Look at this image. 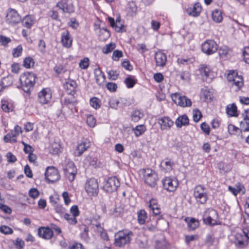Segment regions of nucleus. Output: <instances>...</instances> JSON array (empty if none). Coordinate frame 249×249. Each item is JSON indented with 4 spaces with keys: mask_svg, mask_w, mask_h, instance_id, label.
Returning <instances> with one entry per match:
<instances>
[{
    "mask_svg": "<svg viewBox=\"0 0 249 249\" xmlns=\"http://www.w3.org/2000/svg\"><path fill=\"white\" fill-rule=\"evenodd\" d=\"M200 128L202 131L206 135H209L210 132V128L207 123L205 122L202 123L200 125Z\"/></svg>",
    "mask_w": 249,
    "mask_h": 249,
    "instance_id": "nucleus-61",
    "label": "nucleus"
},
{
    "mask_svg": "<svg viewBox=\"0 0 249 249\" xmlns=\"http://www.w3.org/2000/svg\"><path fill=\"white\" fill-rule=\"evenodd\" d=\"M64 217L70 224L75 225L77 222L76 217L72 214L65 213Z\"/></svg>",
    "mask_w": 249,
    "mask_h": 249,
    "instance_id": "nucleus-44",
    "label": "nucleus"
},
{
    "mask_svg": "<svg viewBox=\"0 0 249 249\" xmlns=\"http://www.w3.org/2000/svg\"><path fill=\"white\" fill-rule=\"evenodd\" d=\"M176 124L178 127L180 128L183 125H187L189 123L188 117L186 115L179 116L176 121Z\"/></svg>",
    "mask_w": 249,
    "mask_h": 249,
    "instance_id": "nucleus-28",
    "label": "nucleus"
},
{
    "mask_svg": "<svg viewBox=\"0 0 249 249\" xmlns=\"http://www.w3.org/2000/svg\"><path fill=\"white\" fill-rule=\"evenodd\" d=\"M229 48L226 46L221 47L218 51V53L220 57L221 58H224L226 57L229 53Z\"/></svg>",
    "mask_w": 249,
    "mask_h": 249,
    "instance_id": "nucleus-42",
    "label": "nucleus"
},
{
    "mask_svg": "<svg viewBox=\"0 0 249 249\" xmlns=\"http://www.w3.org/2000/svg\"><path fill=\"white\" fill-rule=\"evenodd\" d=\"M14 245L18 249H23L25 243L24 241L19 238H17L14 242Z\"/></svg>",
    "mask_w": 249,
    "mask_h": 249,
    "instance_id": "nucleus-55",
    "label": "nucleus"
},
{
    "mask_svg": "<svg viewBox=\"0 0 249 249\" xmlns=\"http://www.w3.org/2000/svg\"><path fill=\"white\" fill-rule=\"evenodd\" d=\"M171 96L173 100L181 107H190L192 105L190 99L185 96H181L179 93H175L173 94Z\"/></svg>",
    "mask_w": 249,
    "mask_h": 249,
    "instance_id": "nucleus-13",
    "label": "nucleus"
},
{
    "mask_svg": "<svg viewBox=\"0 0 249 249\" xmlns=\"http://www.w3.org/2000/svg\"><path fill=\"white\" fill-rule=\"evenodd\" d=\"M231 85L232 87H236V89H240L243 86V77L239 75L235 76Z\"/></svg>",
    "mask_w": 249,
    "mask_h": 249,
    "instance_id": "nucleus-31",
    "label": "nucleus"
},
{
    "mask_svg": "<svg viewBox=\"0 0 249 249\" xmlns=\"http://www.w3.org/2000/svg\"><path fill=\"white\" fill-rule=\"evenodd\" d=\"M137 83V80L132 76L126 77L124 80V83L128 88H132Z\"/></svg>",
    "mask_w": 249,
    "mask_h": 249,
    "instance_id": "nucleus-40",
    "label": "nucleus"
},
{
    "mask_svg": "<svg viewBox=\"0 0 249 249\" xmlns=\"http://www.w3.org/2000/svg\"><path fill=\"white\" fill-rule=\"evenodd\" d=\"M36 75L32 72H26L22 74L20 77L21 87L26 93H30L36 82Z\"/></svg>",
    "mask_w": 249,
    "mask_h": 249,
    "instance_id": "nucleus-1",
    "label": "nucleus"
},
{
    "mask_svg": "<svg viewBox=\"0 0 249 249\" xmlns=\"http://www.w3.org/2000/svg\"><path fill=\"white\" fill-rule=\"evenodd\" d=\"M194 196L197 202L205 204L208 199L206 188L202 185H198L194 188Z\"/></svg>",
    "mask_w": 249,
    "mask_h": 249,
    "instance_id": "nucleus-4",
    "label": "nucleus"
},
{
    "mask_svg": "<svg viewBox=\"0 0 249 249\" xmlns=\"http://www.w3.org/2000/svg\"><path fill=\"white\" fill-rule=\"evenodd\" d=\"M35 61L31 57H26L23 61V65L27 69L31 68L34 65Z\"/></svg>",
    "mask_w": 249,
    "mask_h": 249,
    "instance_id": "nucleus-41",
    "label": "nucleus"
},
{
    "mask_svg": "<svg viewBox=\"0 0 249 249\" xmlns=\"http://www.w3.org/2000/svg\"><path fill=\"white\" fill-rule=\"evenodd\" d=\"M143 116V114L139 110H135L131 114L132 120L135 122H137Z\"/></svg>",
    "mask_w": 249,
    "mask_h": 249,
    "instance_id": "nucleus-37",
    "label": "nucleus"
},
{
    "mask_svg": "<svg viewBox=\"0 0 249 249\" xmlns=\"http://www.w3.org/2000/svg\"><path fill=\"white\" fill-rule=\"evenodd\" d=\"M60 148V145L57 143H53L52 144L51 148L50 149L51 153L53 155L58 154Z\"/></svg>",
    "mask_w": 249,
    "mask_h": 249,
    "instance_id": "nucleus-56",
    "label": "nucleus"
},
{
    "mask_svg": "<svg viewBox=\"0 0 249 249\" xmlns=\"http://www.w3.org/2000/svg\"><path fill=\"white\" fill-rule=\"evenodd\" d=\"M119 179L115 177L109 178L103 186V189L108 193H112L117 190L120 186Z\"/></svg>",
    "mask_w": 249,
    "mask_h": 249,
    "instance_id": "nucleus-6",
    "label": "nucleus"
},
{
    "mask_svg": "<svg viewBox=\"0 0 249 249\" xmlns=\"http://www.w3.org/2000/svg\"><path fill=\"white\" fill-rule=\"evenodd\" d=\"M194 59L191 58L186 57L184 58H178L177 62L178 64L182 65L183 66L188 65L193 62Z\"/></svg>",
    "mask_w": 249,
    "mask_h": 249,
    "instance_id": "nucleus-38",
    "label": "nucleus"
},
{
    "mask_svg": "<svg viewBox=\"0 0 249 249\" xmlns=\"http://www.w3.org/2000/svg\"><path fill=\"white\" fill-rule=\"evenodd\" d=\"M63 86L68 94L73 95L75 94L76 86L75 81L69 79L64 84Z\"/></svg>",
    "mask_w": 249,
    "mask_h": 249,
    "instance_id": "nucleus-20",
    "label": "nucleus"
},
{
    "mask_svg": "<svg viewBox=\"0 0 249 249\" xmlns=\"http://www.w3.org/2000/svg\"><path fill=\"white\" fill-rule=\"evenodd\" d=\"M38 235L44 239L49 240L53 237V232L52 229L48 227H41L38 229Z\"/></svg>",
    "mask_w": 249,
    "mask_h": 249,
    "instance_id": "nucleus-16",
    "label": "nucleus"
},
{
    "mask_svg": "<svg viewBox=\"0 0 249 249\" xmlns=\"http://www.w3.org/2000/svg\"><path fill=\"white\" fill-rule=\"evenodd\" d=\"M108 77L111 80H115L118 78L119 73L115 70H111L107 72Z\"/></svg>",
    "mask_w": 249,
    "mask_h": 249,
    "instance_id": "nucleus-51",
    "label": "nucleus"
},
{
    "mask_svg": "<svg viewBox=\"0 0 249 249\" xmlns=\"http://www.w3.org/2000/svg\"><path fill=\"white\" fill-rule=\"evenodd\" d=\"M174 162L169 158H165L160 163V167L166 172H169L173 169Z\"/></svg>",
    "mask_w": 249,
    "mask_h": 249,
    "instance_id": "nucleus-23",
    "label": "nucleus"
},
{
    "mask_svg": "<svg viewBox=\"0 0 249 249\" xmlns=\"http://www.w3.org/2000/svg\"><path fill=\"white\" fill-rule=\"evenodd\" d=\"M22 48L21 45H18L16 48L13 50V55L15 57H19L22 53Z\"/></svg>",
    "mask_w": 249,
    "mask_h": 249,
    "instance_id": "nucleus-60",
    "label": "nucleus"
},
{
    "mask_svg": "<svg viewBox=\"0 0 249 249\" xmlns=\"http://www.w3.org/2000/svg\"><path fill=\"white\" fill-rule=\"evenodd\" d=\"M138 222L141 225L143 224L145 222L147 217V213L145 210L142 209L137 213Z\"/></svg>",
    "mask_w": 249,
    "mask_h": 249,
    "instance_id": "nucleus-34",
    "label": "nucleus"
},
{
    "mask_svg": "<svg viewBox=\"0 0 249 249\" xmlns=\"http://www.w3.org/2000/svg\"><path fill=\"white\" fill-rule=\"evenodd\" d=\"M115 47V44L114 43L111 42L106 45V46L103 49V52L105 54H107L114 49Z\"/></svg>",
    "mask_w": 249,
    "mask_h": 249,
    "instance_id": "nucleus-47",
    "label": "nucleus"
},
{
    "mask_svg": "<svg viewBox=\"0 0 249 249\" xmlns=\"http://www.w3.org/2000/svg\"><path fill=\"white\" fill-rule=\"evenodd\" d=\"M106 88L109 91L114 92L116 90L117 85L116 84L113 82H108L106 84Z\"/></svg>",
    "mask_w": 249,
    "mask_h": 249,
    "instance_id": "nucleus-64",
    "label": "nucleus"
},
{
    "mask_svg": "<svg viewBox=\"0 0 249 249\" xmlns=\"http://www.w3.org/2000/svg\"><path fill=\"white\" fill-rule=\"evenodd\" d=\"M56 8V7L55 6L51 9L49 11H48L47 15L48 16L51 18L52 19L60 21V19L59 18V16L58 11L55 9Z\"/></svg>",
    "mask_w": 249,
    "mask_h": 249,
    "instance_id": "nucleus-33",
    "label": "nucleus"
},
{
    "mask_svg": "<svg viewBox=\"0 0 249 249\" xmlns=\"http://www.w3.org/2000/svg\"><path fill=\"white\" fill-rule=\"evenodd\" d=\"M155 59L156 66L162 67L165 66L166 63L167 57L164 53L158 52L155 53Z\"/></svg>",
    "mask_w": 249,
    "mask_h": 249,
    "instance_id": "nucleus-18",
    "label": "nucleus"
},
{
    "mask_svg": "<svg viewBox=\"0 0 249 249\" xmlns=\"http://www.w3.org/2000/svg\"><path fill=\"white\" fill-rule=\"evenodd\" d=\"M108 20L111 27L114 28L116 32L118 33L122 32L124 25L121 23V19L120 18H117L116 21H115L113 18L108 17Z\"/></svg>",
    "mask_w": 249,
    "mask_h": 249,
    "instance_id": "nucleus-22",
    "label": "nucleus"
},
{
    "mask_svg": "<svg viewBox=\"0 0 249 249\" xmlns=\"http://www.w3.org/2000/svg\"><path fill=\"white\" fill-rule=\"evenodd\" d=\"M240 132L249 131V119L243 118V121L240 123Z\"/></svg>",
    "mask_w": 249,
    "mask_h": 249,
    "instance_id": "nucleus-36",
    "label": "nucleus"
},
{
    "mask_svg": "<svg viewBox=\"0 0 249 249\" xmlns=\"http://www.w3.org/2000/svg\"><path fill=\"white\" fill-rule=\"evenodd\" d=\"M234 244L236 248L238 249H243L246 247L248 245L247 241H244L243 239V236L240 234H237L235 236V240Z\"/></svg>",
    "mask_w": 249,
    "mask_h": 249,
    "instance_id": "nucleus-26",
    "label": "nucleus"
},
{
    "mask_svg": "<svg viewBox=\"0 0 249 249\" xmlns=\"http://www.w3.org/2000/svg\"><path fill=\"white\" fill-rule=\"evenodd\" d=\"M162 183L164 188L169 192L175 191L178 186V182L176 179L169 178L163 179Z\"/></svg>",
    "mask_w": 249,
    "mask_h": 249,
    "instance_id": "nucleus-14",
    "label": "nucleus"
},
{
    "mask_svg": "<svg viewBox=\"0 0 249 249\" xmlns=\"http://www.w3.org/2000/svg\"><path fill=\"white\" fill-rule=\"evenodd\" d=\"M90 146L89 142L87 140H82L76 146L74 155L77 157L81 156Z\"/></svg>",
    "mask_w": 249,
    "mask_h": 249,
    "instance_id": "nucleus-15",
    "label": "nucleus"
},
{
    "mask_svg": "<svg viewBox=\"0 0 249 249\" xmlns=\"http://www.w3.org/2000/svg\"><path fill=\"white\" fill-rule=\"evenodd\" d=\"M21 20L22 25L28 29L30 28L34 24V19L30 15L25 16Z\"/></svg>",
    "mask_w": 249,
    "mask_h": 249,
    "instance_id": "nucleus-30",
    "label": "nucleus"
},
{
    "mask_svg": "<svg viewBox=\"0 0 249 249\" xmlns=\"http://www.w3.org/2000/svg\"><path fill=\"white\" fill-rule=\"evenodd\" d=\"M0 232L4 234H10L13 233V230L7 226L2 225L0 227Z\"/></svg>",
    "mask_w": 249,
    "mask_h": 249,
    "instance_id": "nucleus-48",
    "label": "nucleus"
},
{
    "mask_svg": "<svg viewBox=\"0 0 249 249\" xmlns=\"http://www.w3.org/2000/svg\"><path fill=\"white\" fill-rule=\"evenodd\" d=\"M96 120L92 115H89L87 118V123L90 127H94L96 124Z\"/></svg>",
    "mask_w": 249,
    "mask_h": 249,
    "instance_id": "nucleus-49",
    "label": "nucleus"
},
{
    "mask_svg": "<svg viewBox=\"0 0 249 249\" xmlns=\"http://www.w3.org/2000/svg\"><path fill=\"white\" fill-rule=\"evenodd\" d=\"M120 103L119 101L114 98L110 99L109 101V107L114 109H117L118 104Z\"/></svg>",
    "mask_w": 249,
    "mask_h": 249,
    "instance_id": "nucleus-63",
    "label": "nucleus"
},
{
    "mask_svg": "<svg viewBox=\"0 0 249 249\" xmlns=\"http://www.w3.org/2000/svg\"><path fill=\"white\" fill-rule=\"evenodd\" d=\"M199 71L203 80L207 82L211 80L212 78L210 77L211 71L209 67L206 65H201Z\"/></svg>",
    "mask_w": 249,
    "mask_h": 249,
    "instance_id": "nucleus-21",
    "label": "nucleus"
},
{
    "mask_svg": "<svg viewBox=\"0 0 249 249\" xmlns=\"http://www.w3.org/2000/svg\"><path fill=\"white\" fill-rule=\"evenodd\" d=\"M244 61L247 64H249V47H246L243 52Z\"/></svg>",
    "mask_w": 249,
    "mask_h": 249,
    "instance_id": "nucleus-57",
    "label": "nucleus"
},
{
    "mask_svg": "<svg viewBox=\"0 0 249 249\" xmlns=\"http://www.w3.org/2000/svg\"><path fill=\"white\" fill-rule=\"evenodd\" d=\"M52 98V92L49 88H45L38 93L37 101L42 105L47 104Z\"/></svg>",
    "mask_w": 249,
    "mask_h": 249,
    "instance_id": "nucleus-12",
    "label": "nucleus"
},
{
    "mask_svg": "<svg viewBox=\"0 0 249 249\" xmlns=\"http://www.w3.org/2000/svg\"><path fill=\"white\" fill-rule=\"evenodd\" d=\"M79 65L82 69H87L89 66V59L87 57H85L83 59L80 61Z\"/></svg>",
    "mask_w": 249,
    "mask_h": 249,
    "instance_id": "nucleus-54",
    "label": "nucleus"
},
{
    "mask_svg": "<svg viewBox=\"0 0 249 249\" xmlns=\"http://www.w3.org/2000/svg\"><path fill=\"white\" fill-rule=\"evenodd\" d=\"M214 240V235L212 234H208L206 237L205 244L209 247L212 246L213 245Z\"/></svg>",
    "mask_w": 249,
    "mask_h": 249,
    "instance_id": "nucleus-50",
    "label": "nucleus"
},
{
    "mask_svg": "<svg viewBox=\"0 0 249 249\" xmlns=\"http://www.w3.org/2000/svg\"><path fill=\"white\" fill-rule=\"evenodd\" d=\"M85 190L89 196H97L99 192L97 180L92 178L88 180L85 184Z\"/></svg>",
    "mask_w": 249,
    "mask_h": 249,
    "instance_id": "nucleus-7",
    "label": "nucleus"
},
{
    "mask_svg": "<svg viewBox=\"0 0 249 249\" xmlns=\"http://www.w3.org/2000/svg\"><path fill=\"white\" fill-rule=\"evenodd\" d=\"M90 105L95 109L99 108L101 105V101L97 97H92L90 100Z\"/></svg>",
    "mask_w": 249,
    "mask_h": 249,
    "instance_id": "nucleus-43",
    "label": "nucleus"
},
{
    "mask_svg": "<svg viewBox=\"0 0 249 249\" xmlns=\"http://www.w3.org/2000/svg\"><path fill=\"white\" fill-rule=\"evenodd\" d=\"M202 219L206 225L211 226L216 225L218 220V213L215 210L208 208L204 212Z\"/></svg>",
    "mask_w": 249,
    "mask_h": 249,
    "instance_id": "nucleus-3",
    "label": "nucleus"
},
{
    "mask_svg": "<svg viewBox=\"0 0 249 249\" xmlns=\"http://www.w3.org/2000/svg\"><path fill=\"white\" fill-rule=\"evenodd\" d=\"M143 177L145 182L151 187H154L158 180L157 174L151 169L143 170Z\"/></svg>",
    "mask_w": 249,
    "mask_h": 249,
    "instance_id": "nucleus-5",
    "label": "nucleus"
},
{
    "mask_svg": "<svg viewBox=\"0 0 249 249\" xmlns=\"http://www.w3.org/2000/svg\"><path fill=\"white\" fill-rule=\"evenodd\" d=\"M123 56V53L120 50H115L112 54V58L114 61H118L119 58Z\"/></svg>",
    "mask_w": 249,
    "mask_h": 249,
    "instance_id": "nucleus-58",
    "label": "nucleus"
},
{
    "mask_svg": "<svg viewBox=\"0 0 249 249\" xmlns=\"http://www.w3.org/2000/svg\"><path fill=\"white\" fill-rule=\"evenodd\" d=\"M99 228L98 229V232L100 233V236L101 238L106 241L109 240L108 236L107 233L104 231V229L99 226Z\"/></svg>",
    "mask_w": 249,
    "mask_h": 249,
    "instance_id": "nucleus-62",
    "label": "nucleus"
},
{
    "mask_svg": "<svg viewBox=\"0 0 249 249\" xmlns=\"http://www.w3.org/2000/svg\"><path fill=\"white\" fill-rule=\"evenodd\" d=\"M201 10L200 4L199 3H196L194 5L193 8L188 9L187 12L189 15L196 17L199 15Z\"/></svg>",
    "mask_w": 249,
    "mask_h": 249,
    "instance_id": "nucleus-25",
    "label": "nucleus"
},
{
    "mask_svg": "<svg viewBox=\"0 0 249 249\" xmlns=\"http://www.w3.org/2000/svg\"><path fill=\"white\" fill-rule=\"evenodd\" d=\"M96 81L99 85H102L106 80V76L104 72L100 69L95 70Z\"/></svg>",
    "mask_w": 249,
    "mask_h": 249,
    "instance_id": "nucleus-29",
    "label": "nucleus"
},
{
    "mask_svg": "<svg viewBox=\"0 0 249 249\" xmlns=\"http://www.w3.org/2000/svg\"><path fill=\"white\" fill-rule=\"evenodd\" d=\"M133 236V232L127 230L118 231L115 235L114 244L115 246L122 247L129 244Z\"/></svg>",
    "mask_w": 249,
    "mask_h": 249,
    "instance_id": "nucleus-2",
    "label": "nucleus"
},
{
    "mask_svg": "<svg viewBox=\"0 0 249 249\" xmlns=\"http://www.w3.org/2000/svg\"><path fill=\"white\" fill-rule=\"evenodd\" d=\"M145 129L143 125H138L135 129V134L137 137L140 136L145 132Z\"/></svg>",
    "mask_w": 249,
    "mask_h": 249,
    "instance_id": "nucleus-52",
    "label": "nucleus"
},
{
    "mask_svg": "<svg viewBox=\"0 0 249 249\" xmlns=\"http://www.w3.org/2000/svg\"><path fill=\"white\" fill-rule=\"evenodd\" d=\"M61 41L64 47L66 48L71 47L72 39L71 37L70 33L68 30H66L62 33Z\"/></svg>",
    "mask_w": 249,
    "mask_h": 249,
    "instance_id": "nucleus-19",
    "label": "nucleus"
},
{
    "mask_svg": "<svg viewBox=\"0 0 249 249\" xmlns=\"http://www.w3.org/2000/svg\"><path fill=\"white\" fill-rule=\"evenodd\" d=\"M6 21L11 25H16L21 21V17L14 9H9L6 16Z\"/></svg>",
    "mask_w": 249,
    "mask_h": 249,
    "instance_id": "nucleus-10",
    "label": "nucleus"
},
{
    "mask_svg": "<svg viewBox=\"0 0 249 249\" xmlns=\"http://www.w3.org/2000/svg\"><path fill=\"white\" fill-rule=\"evenodd\" d=\"M110 36V32L107 29L103 28L100 29L99 37L101 41H105L107 40Z\"/></svg>",
    "mask_w": 249,
    "mask_h": 249,
    "instance_id": "nucleus-35",
    "label": "nucleus"
},
{
    "mask_svg": "<svg viewBox=\"0 0 249 249\" xmlns=\"http://www.w3.org/2000/svg\"><path fill=\"white\" fill-rule=\"evenodd\" d=\"M212 17L213 20L217 22L220 23L223 20V16L222 15V12L220 10L215 9L214 10L212 14Z\"/></svg>",
    "mask_w": 249,
    "mask_h": 249,
    "instance_id": "nucleus-32",
    "label": "nucleus"
},
{
    "mask_svg": "<svg viewBox=\"0 0 249 249\" xmlns=\"http://www.w3.org/2000/svg\"><path fill=\"white\" fill-rule=\"evenodd\" d=\"M202 115L201 112L198 109H195L193 110V119L196 122L199 121Z\"/></svg>",
    "mask_w": 249,
    "mask_h": 249,
    "instance_id": "nucleus-53",
    "label": "nucleus"
},
{
    "mask_svg": "<svg viewBox=\"0 0 249 249\" xmlns=\"http://www.w3.org/2000/svg\"><path fill=\"white\" fill-rule=\"evenodd\" d=\"M55 7L61 9L63 13L71 14L74 12V6L71 0H62L56 3Z\"/></svg>",
    "mask_w": 249,
    "mask_h": 249,
    "instance_id": "nucleus-11",
    "label": "nucleus"
},
{
    "mask_svg": "<svg viewBox=\"0 0 249 249\" xmlns=\"http://www.w3.org/2000/svg\"><path fill=\"white\" fill-rule=\"evenodd\" d=\"M201 96L205 101L211 100L212 94L211 92L207 88L202 89L201 92Z\"/></svg>",
    "mask_w": 249,
    "mask_h": 249,
    "instance_id": "nucleus-39",
    "label": "nucleus"
},
{
    "mask_svg": "<svg viewBox=\"0 0 249 249\" xmlns=\"http://www.w3.org/2000/svg\"><path fill=\"white\" fill-rule=\"evenodd\" d=\"M158 123L161 130H168L173 125L174 122L169 117H163L159 119Z\"/></svg>",
    "mask_w": 249,
    "mask_h": 249,
    "instance_id": "nucleus-17",
    "label": "nucleus"
},
{
    "mask_svg": "<svg viewBox=\"0 0 249 249\" xmlns=\"http://www.w3.org/2000/svg\"><path fill=\"white\" fill-rule=\"evenodd\" d=\"M75 103V100L74 97L70 98L65 97L62 102V104L66 106H73Z\"/></svg>",
    "mask_w": 249,
    "mask_h": 249,
    "instance_id": "nucleus-46",
    "label": "nucleus"
},
{
    "mask_svg": "<svg viewBox=\"0 0 249 249\" xmlns=\"http://www.w3.org/2000/svg\"><path fill=\"white\" fill-rule=\"evenodd\" d=\"M201 49L204 53L211 55L217 51L218 45L213 40H207L202 44Z\"/></svg>",
    "mask_w": 249,
    "mask_h": 249,
    "instance_id": "nucleus-8",
    "label": "nucleus"
},
{
    "mask_svg": "<svg viewBox=\"0 0 249 249\" xmlns=\"http://www.w3.org/2000/svg\"><path fill=\"white\" fill-rule=\"evenodd\" d=\"M45 177L49 182L53 183L60 179V176L57 169L51 166L47 168Z\"/></svg>",
    "mask_w": 249,
    "mask_h": 249,
    "instance_id": "nucleus-9",
    "label": "nucleus"
},
{
    "mask_svg": "<svg viewBox=\"0 0 249 249\" xmlns=\"http://www.w3.org/2000/svg\"><path fill=\"white\" fill-rule=\"evenodd\" d=\"M39 195V192L36 188H32L29 191V196L34 199L36 198Z\"/></svg>",
    "mask_w": 249,
    "mask_h": 249,
    "instance_id": "nucleus-59",
    "label": "nucleus"
},
{
    "mask_svg": "<svg viewBox=\"0 0 249 249\" xmlns=\"http://www.w3.org/2000/svg\"><path fill=\"white\" fill-rule=\"evenodd\" d=\"M185 221L187 223L188 228L191 230H195L199 226L198 220L195 218L186 217Z\"/></svg>",
    "mask_w": 249,
    "mask_h": 249,
    "instance_id": "nucleus-27",
    "label": "nucleus"
},
{
    "mask_svg": "<svg viewBox=\"0 0 249 249\" xmlns=\"http://www.w3.org/2000/svg\"><path fill=\"white\" fill-rule=\"evenodd\" d=\"M226 112L230 117H237L239 115L237 107L235 103L228 105L226 107Z\"/></svg>",
    "mask_w": 249,
    "mask_h": 249,
    "instance_id": "nucleus-24",
    "label": "nucleus"
},
{
    "mask_svg": "<svg viewBox=\"0 0 249 249\" xmlns=\"http://www.w3.org/2000/svg\"><path fill=\"white\" fill-rule=\"evenodd\" d=\"M1 108L6 112H8L10 110H12V106L10 105L8 101L6 100H1Z\"/></svg>",
    "mask_w": 249,
    "mask_h": 249,
    "instance_id": "nucleus-45",
    "label": "nucleus"
}]
</instances>
